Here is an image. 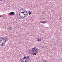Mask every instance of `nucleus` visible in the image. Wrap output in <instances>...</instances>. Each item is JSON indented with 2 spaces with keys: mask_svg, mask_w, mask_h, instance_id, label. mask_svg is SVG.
I'll return each instance as SVG.
<instances>
[{
  "mask_svg": "<svg viewBox=\"0 0 62 62\" xmlns=\"http://www.w3.org/2000/svg\"><path fill=\"white\" fill-rule=\"evenodd\" d=\"M38 50L36 47H34L32 48V50L30 51L29 52V53H30L31 54H33V55H35L37 54V52L38 53L39 52H38Z\"/></svg>",
  "mask_w": 62,
  "mask_h": 62,
  "instance_id": "f257e3e1",
  "label": "nucleus"
},
{
  "mask_svg": "<svg viewBox=\"0 0 62 62\" xmlns=\"http://www.w3.org/2000/svg\"><path fill=\"white\" fill-rule=\"evenodd\" d=\"M10 15H15V13L13 12H11L9 13Z\"/></svg>",
  "mask_w": 62,
  "mask_h": 62,
  "instance_id": "f03ea898",
  "label": "nucleus"
},
{
  "mask_svg": "<svg viewBox=\"0 0 62 62\" xmlns=\"http://www.w3.org/2000/svg\"><path fill=\"white\" fill-rule=\"evenodd\" d=\"M4 39V37L2 38V37H0V41H3Z\"/></svg>",
  "mask_w": 62,
  "mask_h": 62,
  "instance_id": "7ed1b4c3",
  "label": "nucleus"
},
{
  "mask_svg": "<svg viewBox=\"0 0 62 62\" xmlns=\"http://www.w3.org/2000/svg\"><path fill=\"white\" fill-rule=\"evenodd\" d=\"M22 10H23H23H24V12H22L21 13H25L24 12H25V13H26V12H25V11H24V10H23V9H22L20 11V12H21V11H22Z\"/></svg>",
  "mask_w": 62,
  "mask_h": 62,
  "instance_id": "20e7f679",
  "label": "nucleus"
},
{
  "mask_svg": "<svg viewBox=\"0 0 62 62\" xmlns=\"http://www.w3.org/2000/svg\"><path fill=\"white\" fill-rule=\"evenodd\" d=\"M4 39H5V40H6V41H7L8 40V38H7L4 37Z\"/></svg>",
  "mask_w": 62,
  "mask_h": 62,
  "instance_id": "39448f33",
  "label": "nucleus"
},
{
  "mask_svg": "<svg viewBox=\"0 0 62 62\" xmlns=\"http://www.w3.org/2000/svg\"><path fill=\"white\" fill-rule=\"evenodd\" d=\"M26 57L25 56H24L22 59H23V60H25V59H26Z\"/></svg>",
  "mask_w": 62,
  "mask_h": 62,
  "instance_id": "423d86ee",
  "label": "nucleus"
},
{
  "mask_svg": "<svg viewBox=\"0 0 62 62\" xmlns=\"http://www.w3.org/2000/svg\"><path fill=\"white\" fill-rule=\"evenodd\" d=\"M5 43H4V42H3L1 44V45H2V46H3L4 45H5Z\"/></svg>",
  "mask_w": 62,
  "mask_h": 62,
  "instance_id": "0eeeda50",
  "label": "nucleus"
},
{
  "mask_svg": "<svg viewBox=\"0 0 62 62\" xmlns=\"http://www.w3.org/2000/svg\"><path fill=\"white\" fill-rule=\"evenodd\" d=\"M12 29V28L11 27H9V28H8V29L9 30H11Z\"/></svg>",
  "mask_w": 62,
  "mask_h": 62,
  "instance_id": "6e6552de",
  "label": "nucleus"
},
{
  "mask_svg": "<svg viewBox=\"0 0 62 62\" xmlns=\"http://www.w3.org/2000/svg\"><path fill=\"white\" fill-rule=\"evenodd\" d=\"M47 23V22H46V21H43L41 22V23Z\"/></svg>",
  "mask_w": 62,
  "mask_h": 62,
  "instance_id": "1a4fd4ad",
  "label": "nucleus"
},
{
  "mask_svg": "<svg viewBox=\"0 0 62 62\" xmlns=\"http://www.w3.org/2000/svg\"><path fill=\"white\" fill-rule=\"evenodd\" d=\"M3 42H2V41H0V45H1L2 44V43H3Z\"/></svg>",
  "mask_w": 62,
  "mask_h": 62,
  "instance_id": "9d476101",
  "label": "nucleus"
},
{
  "mask_svg": "<svg viewBox=\"0 0 62 62\" xmlns=\"http://www.w3.org/2000/svg\"><path fill=\"white\" fill-rule=\"evenodd\" d=\"M26 58H28V59H29V60H30V59H29V58H30V56H28L27 57H26Z\"/></svg>",
  "mask_w": 62,
  "mask_h": 62,
  "instance_id": "9b49d317",
  "label": "nucleus"
},
{
  "mask_svg": "<svg viewBox=\"0 0 62 62\" xmlns=\"http://www.w3.org/2000/svg\"><path fill=\"white\" fill-rule=\"evenodd\" d=\"M20 17L19 18V19H22H22H23V18H24V17L22 18V16H20Z\"/></svg>",
  "mask_w": 62,
  "mask_h": 62,
  "instance_id": "f8f14e48",
  "label": "nucleus"
},
{
  "mask_svg": "<svg viewBox=\"0 0 62 62\" xmlns=\"http://www.w3.org/2000/svg\"><path fill=\"white\" fill-rule=\"evenodd\" d=\"M29 15H30L31 14V12L30 11L29 12Z\"/></svg>",
  "mask_w": 62,
  "mask_h": 62,
  "instance_id": "ddd939ff",
  "label": "nucleus"
},
{
  "mask_svg": "<svg viewBox=\"0 0 62 62\" xmlns=\"http://www.w3.org/2000/svg\"><path fill=\"white\" fill-rule=\"evenodd\" d=\"M41 40V39L39 38V41H40Z\"/></svg>",
  "mask_w": 62,
  "mask_h": 62,
  "instance_id": "4468645a",
  "label": "nucleus"
},
{
  "mask_svg": "<svg viewBox=\"0 0 62 62\" xmlns=\"http://www.w3.org/2000/svg\"><path fill=\"white\" fill-rule=\"evenodd\" d=\"M3 41H4V42H5V43H6V41L4 38V39H3Z\"/></svg>",
  "mask_w": 62,
  "mask_h": 62,
  "instance_id": "2eb2a0df",
  "label": "nucleus"
},
{
  "mask_svg": "<svg viewBox=\"0 0 62 62\" xmlns=\"http://www.w3.org/2000/svg\"><path fill=\"white\" fill-rule=\"evenodd\" d=\"M28 61V60H25V61L24 62H27Z\"/></svg>",
  "mask_w": 62,
  "mask_h": 62,
  "instance_id": "dca6fc26",
  "label": "nucleus"
},
{
  "mask_svg": "<svg viewBox=\"0 0 62 62\" xmlns=\"http://www.w3.org/2000/svg\"><path fill=\"white\" fill-rule=\"evenodd\" d=\"M43 62H47V61L45 60L43 61Z\"/></svg>",
  "mask_w": 62,
  "mask_h": 62,
  "instance_id": "f3484780",
  "label": "nucleus"
},
{
  "mask_svg": "<svg viewBox=\"0 0 62 62\" xmlns=\"http://www.w3.org/2000/svg\"><path fill=\"white\" fill-rule=\"evenodd\" d=\"M26 60H29V59H28V58H26Z\"/></svg>",
  "mask_w": 62,
  "mask_h": 62,
  "instance_id": "a211bd4d",
  "label": "nucleus"
},
{
  "mask_svg": "<svg viewBox=\"0 0 62 62\" xmlns=\"http://www.w3.org/2000/svg\"><path fill=\"white\" fill-rule=\"evenodd\" d=\"M28 13H26V15L27 16H28Z\"/></svg>",
  "mask_w": 62,
  "mask_h": 62,
  "instance_id": "6ab92c4d",
  "label": "nucleus"
},
{
  "mask_svg": "<svg viewBox=\"0 0 62 62\" xmlns=\"http://www.w3.org/2000/svg\"><path fill=\"white\" fill-rule=\"evenodd\" d=\"M38 41H39V38H38Z\"/></svg>",
  "mask_w": 62,
  "mask_h": 62,
  "instance_id": "aec40b11",
  "label": "nucleus"
},
{
  "mask_svg": "<svg viewBox=\"0 0 62 62\" xmlns=\"http://www.w3.org/2000/svg\"><path fill=\"white\" fill-rule=\"evenodd\" d=\"M23 60H21V62H24V61H23Z\"/></svg>",
  "mask_w": 62,
  "mask_h": 62,
  "instance_id": "412c9836",
  "label": "nucleus"
},
{
  "mask_svg": "<svg viewBox=\"0 0 62 62\" xmlns=\"http://www.w3.org/2000/svg\"><path fill=\"white\" fill-rule=\"evenodd\" d=\"M25 13H23L24 15H25V16L26 15H25V14H24Z\"/></svg>",
  "mask_w": 62,
  "mask_h": 62,
  "instance_id": "4be33fe9",
  "label": "nucleus"
},
{
  "mask_svg": "<svg viewBox=\"0 0 62 62\" xmlns=\"http://www.w3.org/2000/svg\"><path fill=\"white\" fill-rule=\"evenodd\" d=\"M23 59H21V60H23Z\"/></svg>",
  "mask_w": 62,
  "mask_h": 62,
  "instance_id": "5701e85b",
  "label": "nucleus"
},
{
  "mask_svg": "<svg viewBox=\"0 0 62 62\" xmlns=\"http://www.w3.org/2000/svg\"><path fill=\"white\" fill-rule=\"evenodd\" d=\"M0 18H1V16L0 15Z\"/></svg>",
  "mask_w": 62,
  "mask_h": 62,
  "instance_id": "b1692460",
  "label": "nucleus"
},
{
  "mask_svg": "<svg viewBox=\"0 0 62 62\" xmlns=\"http://www.w3.org/2000/svg\"><path fill=\"white\" fill-rule=\"evenodd\" d=\"M25 16L24 17H23V16H22V18H24Z\"/></svg>",
  "mask_w": 62,
  "mask_h": 62,
  "instance_id": "393cba45",
  "label": "nucleus"
},
{
  "mask_svg": "<svg viewBox=\"0 0 62 62\" xmlns=\"http://www.w3.org/2000/svg\"><path fill=\"white\" fill-rule=\"evenodd\" d=\"M19 16H20V14H19Z\"/></svg>",
  "mask_w": 62,
  "mask_h": 62,
  "instance_id": "a878e982",
  "label": "nucleus"
},
{
  "mask_svg": "<svg viewBox=\"0 0 62 62\" xmlns=\"http://www.w3.org/2000/svg\"><path fill=\"white\" fill-rule=\"evenodd\" d=\"M37 41H38V40H37Z\"/></svg>",
  "mask_w": 62,
  "mask_h": 62,
  "instance_id": "bb28decb",
  "label": "nucleus"
},
{
  "mask_svg": "<svg viewBox=\"0 0 62 62\" xmlns=\"http://www.w3.org/2000/svg\"><path fill=\"white\" fill-rule=\"evenodd\" d=\"M1 1H2V0H1Z\"/></svg>",
  "mask_w": 62,
  "mask_h": 62,
  "instance_id": "cd10ccee",
  "label": "nucleus"
},
{
  "mask_svg": "<svg viewBox=\"0 0 62 62\" xmlns=\"http://www.w3.org/2000/svg\"><path fill=\"white\" fill-rule=\"evenodd\" d=\"M27 16H26V17H27Z\"/></svg>",
  "mask_w": 62,
  "mask_h": 62,
  "instance_id": "c85d7f7f",
  "label": "nucleus"
}]
</instances>
